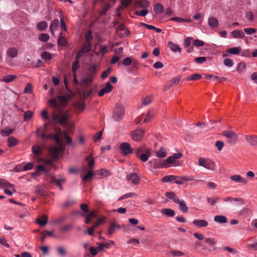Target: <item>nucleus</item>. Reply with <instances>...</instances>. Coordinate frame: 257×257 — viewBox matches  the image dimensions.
Instances as JSON below:
<instances>
[{"label":"nucleus","instance_id":"obj_1","mask_svg":"<svg viewBox=\"0 0 257 257\" xmlns=\"http://www.w3.org/2000/svg\"><path fill=\"white\" fill-rule=\"evenodd\" d=\"M48 123H45L41 127H38L36 134L39 137L43 139L52 140L55 141L58 144L61 143V137L63 134L66 144L68 146H73L72 139L68 136L67 132H62L59 128H54L55 134L49 132Z\"/></svg>","mask_w":257,"mask_h":257},{"label":"nucleus","instance_id":"obj_2","mask_svg":"<svg viewBox=\"0 0 257 257\" xmlns=\"http://www.w3.org/2000/svg\"><path fill=\"white\" fill-rule=\"evenodd\" d=\"M49 102L52 105L55 110L52 114L53 120L56 122L59 123L61 124L65 123L67 119L68 115L66 113L63 112L59 108L57 104V100L55 98H52L49 100Z\"/></svg>","mask_w":257,"mask_h":257},{"label":"nucleus","instance_id":"obj_3","mask_svg":"<svg viewBox=\"0 0 257 257\" xmlns=\"http://www.w3.org/2000/svg\"><path fill=\"white\" fill-rule=\"evenodd\" d=\"M124 115V109L121 104H117L113 111L112 118L115 121L122 119Z\"/></svg>","mask_w":257,"mask_h":257},{"label":"nucleus","instance_id":"obj_4","mask_svg":"<svg viewBox=\"0 0 257 257\" xmlns=\"http://www.w3.org/2000/svg\"><path fill=\"white\" fill-rule=\"evenodd\" d=\"M149 168L153 169L156 168H164L167 167V165L165 160H159L156 159H153L148 162Z\"/></svg>","mask_w":257,"mask_h":257},{"label":"nucleus","instance_id":"obj_5","mask_svg":"<svg viewBox=\"0 0 257 257\" xmlns=\"http://www.w3.org/2000/svg\"><path fill=\"white\" fill-rule=\"evenodd\" d=\"M222 135L227 139V142L229 144H235L238 140V135L232 131H224Z\"/></svg>","mask_w":257,"mask_h":257},{"label":"nucleus","instance_id":"obj_6","mask_svg":"<svg viewBox=\"0 0 257 257\" xmlns=\"http://www.w3.org/2000/svg\"><path fill=\"white\" fill-rule=\"evenodd\" d=\"M199 166H202L207 169L210 170H215V165L214 162L210 160L206 159L203 158H200L198 160Z\"/></svg>","mask_w":257,"mask_h":257},{"label":"nucleus","instance_id":"obj_7","mask_svg":"<svg viewBox=\"0 0 257 257\" xmlns=\"http://www.w3.org/2000/svg\"><path fill=\"white\" fill-rule=\"evenodd\" d=\"M119 148L124 155L132 154L133 151L131 145L128 143H122L119 145Z\"/></svg>","mask_w":257,"mask_h":257},{"label":"nucleus","instance_id":"obj_8","mask_svg":"<svg viewBox=\"0 0 257 257\" xmlns=\"http://www.w3.org/2000/svg\"><path fill=\"white\" fill-rule=\"evenodd\" d=\"M224 201L225 202L234 203V204L236 206H242L244 204L243 199L241 198L227 197L224 199Z\"/></svg>","mask_w":257,"mask_h":257},{"label":"nucleus","instance_id":"obj_9","mask_svg":"<svg viewBox=\"0 0 257 257\" xmlns=\"http://www.w3.org/2000/svg\"><path fill=\"white\" fill-rule=\"evenodd\" d=\"M126 179L127 181L132 183L134 185H137L140 182V178L135 173H132L126 175Z\"/></svg>","mask_w":257,"mask_h":257},{"label":"nucleus","instance_id":"obj_10","mask_svg":"<svg viewBox=\"0 0 257 257\" xmlns=\"http://www.w3.org/2000/svg\"><path fill=\"white\" fill-rule=\"evenodd\" d=\"M96 71V67L95 65H93L88 70V73L86 78L84 79V82L85 83L91 82L92 81L93 77L95 74Z\"/></svg>","mask_w":257,"mask_h":257},{"label":"nucleus","instance_id":"obj_11","mask_svg":"<svg viewBox=\"0 0 257 257\" xmlns=\"http://www.w3.org/2000/svg\"><path fill=\"white\" fill-rule=\"evenodd\" d=\"M11 188L13 190L14 192H16L17 191L15 189V186L10 183L9 182L7 181L6 180L3 179H0V188Z\"/></svg>","mask_w":257,"mask_h":257},{"label":"nucleus","instance_id":"obj_12","mask_svg":"<svg viewBox=\"0 0 257 257\" xmlns=\"http://www.w3.org/2000/svg\"><path fill=\"white\" fill-rule=\"evenodd\" d=\"M144 134L142 130H137L132 132V137L135 141H140Z\"/></svg>","mask_w":257,"mask_h":257},{"label":"nucleus","instance_id":"obj_13","mask_svg":"<svg viewBox=\"0 0 257 257\" xmlns=\"http://www.w3.org/2000/svg\"><path fill=\"white\" fill-rule=\"evenodd\" d=\"M61 152V149L54 146L50 148L49 152L50 155L54 159H56L58 158L60 153Z\"/></svg>","mask_w":257,"mask_h":257},{"label":"nucleus","instance_id":"obj_14","mask_svg":"<svg viewBox=\"0 0 257 257\" xmlns=\"http://www.w3.org/2000/svg\"><path fill=\"white\" fill-rule=\"evenodd\" d=\"M112 89V86L109 82H107L105 83L104 87L101 89L98 92V95L100 97H102L105 93H109Z\"/></svg>","mask_w":257,"mask_h":257},{"label":"nucleus","instance_id":"obj_15","mask_svg":"<svg viewBox=\"0 0 257 257\" xmlns=\"http://www.w3.org/2000/svg\"><path fill=\"white\" fill-rule=\"evenodd\" d=\"M230 179L235 183H241L243 185L247 183V180L239 175H234L230 177Z\"/></svg>","mask_w":257,"mask_h":257},{"label":"nucleus","instance_id":"obj_16","mask_svg":"<svg viewBox=\"0 0 257 257\" xmlns=\"http://www.w3.org/2000/svg\"><path fill=\"white\" fill-rule=\"evenodd\" d=\"M193 225L197 228L206 227L208 225V222L203 219H196L192 222Z\"/></svg>","mask_w":257,"mask_h":257},{"label":"nucleus","instance_id":"obj_17","mask_svg":"<svg viewBox=\"0 0 257 257\" xmlns=\"http://www.w3.org/2000/svg\"><path fill=\"white\" fill-rule=\"evenodd\" d=\"M245 140L251 146H257L256 136H246Z\"/></svg>","mask_w":257,"mask_h":257},{"label":"nucleus","instance_id":"obj_18","mask_svg":"<svg viewBox=\"0 0 257 257\" xmlns=\"http://www.w3.org/2000/svg\"><path fill=\"white\" fill-rule=\"evenodd\" d=\"M176 203L179 205V208L182 212L186 213L188 211V207L184 200H179Z\"/></svg>","mask_w":257,"mask_h":257},{"label":"nucleus","instance_id":"obj_19","mask_svg":"<svg viewBox=\"0 0 257 257\" xmlns=\"http://www.w3.org/2000/svg\"><path fill=\"white\" fill-rule=\"evenodd\" d=\"M208 24L210 28H216L219 26L217 19L213 17L208 18Z\"/></svg>","mask_w":257,"mask_h":257},{"label":"nucleus","instance_id":"obj_20","mask_svg":"<svg viewBox=\"0 0 257 257\" xmlns=\"http://www.w3.org/2000/svg\"><path fill=\"white\" fill-rule=\"evenodd\" d=\"M18 50L15 47H12L9 49L7 52L8 57L11 58H16L18 56Z\"/></svg>","mask_w":257,"mask_h":257},{"label":"nucleus","instance_id":"obj_21","mask_svg":"<svg viewBox=\"0 0 257 257\" xmlns=\"http://www.w3.org/2000/svg\"><path fill=\"white\" fill-rule=\"evenodd\" d=\"M165 196L169 199L173 200L176 203L180 200L179 197L174 192H167L165 193Z\"/></svg>","mask_w":257,"mask_h":257},{"label":"nucleus","instance_id":"obj_22","mask_svg":"<svg viewBox=\"0 0 257 257\" xmlns=\"http://www.w3.org/2000/svg\"><path fill=\"white\" fill-rule=\"evenodd\" d=\"M215 222L220 224L226 223L227 222V218L224 215H216L214 217Z\"/></svg>","mask_w":257,"mask_h":257},{"label":"nucleus","instance_id":"obj_23","mask_svg":"<svg viewBox=\"0 0 257 257\" xmlns=\"http://www.w3.org/2000/svg\"><path fill=\"white\" fill-rule=\"evenodd\" d=\"M149 3L146 0H141L137 2L136 6L143 9H148Z\"/></svg>","mask_w":257,"mask_h":257},{"label":"nucleus","instance_id":"obj_24","mask_svg":"<svg viewBox=\"0 0 257 257\" xmlns=\"http://www.w3.org/2000/svg\"><path fill=\"white\" fill-rule=\"evenodd\" d=\"M168 47L170 48V49L174 52H179L181 53V48L179 47V46L177 44L173 43L172 42H170L168 44Z\"/></svg>","mask_w":257,"mask_h":257},{"label":"nucleus","instance_id":"obj_25","mask_svg":"<svg viewBox=\"0 0 257 257\" xmlns=\"http://www.w3.org/2000/svg\"><path fill=\"white\" fill-rule=\"evenodd\" d=\"M94 176L93 171L90 169L88 172L87 173L83 176L82 177V181L84 182H86L89 180H92L93 176Z\"/></svg>","mask_w":257,"mask_h":257},{"label":"nucleus","instance_id":"obj_26","mask_svg":"<svg viewBox=\"0 0 257 257\" xmlns=\"http://www.w3.org/2000/svg\"><path fill=\"white\" fill-rule=\"evenodd\" d=\"M48 222V217L46 215H43L42 217L38 218L36 220V222L40 225L44 226Z\"/></svg>","mask_w":257,"mask_h":257},{"label":"nucleus","instance_id":"obj_27","mask_svg":"<svg viewBox=\"0 0 257 257\" xmlns=\"http://www.w3.org/2000/svg\"><path fill=\"white\" fill-rule=\"evenodd\" d=\"M156 156L159 158H164L167 156L166 149L161 147L159 150L156 152Z\"/></svg>","mask_w":257,"mask_h":257},{"label":"nucleus","instance_id":"obj_28","mask_svg":"<svg viewBox=\"0 0 257 257\" xmlns=\"http://www.w3.org/2000/svg\"><path fill=\"white\" fill-rule=\"evenodd\" d=\"M14 130L13 129L10 128L9 127H7L3 129H2L1 131V135L5 137L10 136L13 133Z\"/></svg>","mask_w":257,"mask_h":257},{"label":"nucleus","instance_id":"obj_29","mask_svg":"<svg viewBox=\"0 0 257 257\" xmlns=\"http://www.w3.org/2000/svg\"><path fill=\"white\" fill-rule=\"evenodd\" d=\"M161 212L169 217H172L175 215V211L170 208H163L161 210Z\"/></svg>","mask_w":257,"mask_h":257},{"label":"nucleus","instance_id":"obj_30","mask_svg":"<svg viewBox=\"0 0 257 257\" xmlns=\"http://www.w3.org/2000/svg\"><path fill=\"white\" fill-rule=\"evenodd\" d=\"M119 228V225H117L115 222H111L109 226L108 234L109 235L112 234L114 232L115 229H118Z\"/></svg>","mask_w":257,"mask_h":257},{"label":"nucleus","instance_id":"obj_31","mask_svg":"<svg viewBox=\"0 0 257 257\" xmlns=\"http://www.w3.org/2000/svg\"><path fill=\"white\" fill-rule=\"evenodd\" d=\"M51 182L52 183H55L56 185L59 186L60 190H62L63 188L61 186V184L65 182V178L56 179L53 177L51 179Z\"/></svg>","mask_w":257,"mask_h":257},{"label":"nucleus","instance_id":"obj_32","mask_svg":"<svg viewBox=\"0 0 257 257\" xmlns=\"http://www.w3.org/2000/svg\"><path fill=\"white\" fill-rule=\"evenodd\" d=\"M240 47H232L227 49L226 53L233 55H237L240 53Z\"/></svg>","mask_w":257,"mask_h":257},{"label":"nucleus","instance_id":"obj_33","mask_svg":"<svg viewBox=\"0 0 257 257\" xmlns=\"http://www.w3.org/2000/svg\"><path fill=\"white\" fill-rule=\"evenodd\" d=\"M18 144V140L14 137H11L8 139V146L9 147L16 146Z\"/></svg>","mask_w":257,"mask_h":257},{"label":"nucleus","instance_id":"obj_34","mask_svg":"<svg viewBox=\"0 0 257 257\" xmlns=\"http://www.w3.org/2000/svg\"><path fill=\"white\" fill-rule=\"evenodd\" d=\"M59 21L58 19H55V20H54L50 26V31H51V33L52 35H54V29H56L59 26Z\"/></svg>","mask_w":257,"mask_h":257},{"label":"nucleus","instance_id":"obj_35","mask_svg":"<svg viewBox=\"0 0 257 257\" xmlns=\"http://www.w3.org/2000/svg\"><path fill=\"white\" fill-rule=\"evenodd\" d=\"M231 35L235 38H242L244 36V33L238 30L233 31L231 32Z\"/></svg>","mask_w":257,"mask_h":257},{"label":"nucleus","instance_id":"obj_36","mask_svg":"<svg viewBox=\"0 0 257 257\" xmlns=\"http://www.w3.org/2000/svg\"><path fill=\"white\" fill-rule=\"evenodd\" d=\"M91 44L90 42L85 43L82 46L81 50L84 54L88 53L91 51Z\"/></svg>","mask_w":257,"mask_h":257},{"label":"nucleus","instance_id":"obj_37","mask_svg":"<svg viewBox=\"0 0 257 257\" xmlns=\"http://www.w3.org/2000/svg\"><path fill=\"white\" fill-rule=\"evenodd\" d=\"M137 197V195L136 193L130 192L122 195L118 198V200L120 201L128 198H136Z\"/></svg>","mask_w":257,"mask_h":257},{"label":"nucleus","instance_id":"obj_38","mask_svg":"<svg viewBox=\"0 0 257 257\" xmlns=\"http://www.w3.org/2000/svg\"><path fill=\"white\" fill-rule=\"evenodd\" d=\"M154 11L156 14H160L163 12L164 7L161 4H157L154 6Z\"/></svg>","mask_w":257,"mask_h":257},{"label":"nucleus","instance_id":"obj_39","mask_svg":"<svg viewBox=\"0 0 257 257\" xmlns=\"http://www.w3.org/2000/svg\"><path fill=\"white\" fill-rule=\"evenodd\" d=\"M48 27V24L45 21H41L37 24V28L39 31H44Z\"/></svg>","mask_w":257,"mask_h":257},{"label":"nucleus","instance_id":"obj_40","mask_svg":"<svg viewBox=\"0 0 257 257\" xmlns=\"http://www.w3.org/2000/svg\"><path fill=\"white\" fill-rule=\"evenodd\" d=\"M206 78H209V79H212L214 81L217 80L220 82H222L226 80V78H225V77H220L212 75H207Z\"/></svg>","mask_w":257,"mask_h":257},{"label":"nucleus","instance_id":"obj_41","mask_svg":"<svg viewBox=\"0 0 257 257\" xmlns=\"http://www.w3.org/2000/svg\"><path fill=\"white\" fill-rule=\"evenodd\" d=\"M38 38L40 41L45 42L49 40L50 37L48 34L42 33L39 35Z\"/></svg>","mask_w":257,"mask_h":257},{"label":"nucleus","instance_id":"obj_42","mask_svg":"<svg viewBox=\"0 0 257 257\" xmlns=\"http://www.w3.org/2000/svg\"><path fill=\"white\" fill-rule=\"evenodd\" d=\"M177 178V176H174V175H169L164 177L162 179V181L164 182H170L174 181Z\"/></svg>","mask_w":257,"mask_h":257},{"label":"nucleus","instance_id":"obj_43","mask_svg":"<svg viewBox=\"0 0 257 257\" xmlns=\"http://www.w3.org/2000/svg\"><path fill=\"white\" fill-rule=\"evenodd\" d=\"M16 78V76L14 75H7L3 78V80L6 82H10L13 81Z\"/></svg>","mask_w":257,"mask_h":257},{"label":"nucleus","instance_id":"obj_44","mask_svg":"<svg viewBox=\"0 0 257 257\" xmlns=\"http://www.w3.org/2000/svg\"><path fill=\"white\" fill-rule=\"evenodd\" d=\"M32 151L35 155H40L41 154V147L38 146H34L32 147Z\"/></svg>","mask_w":257,"mask_h":257},{"label":"nucleus","instance_id":"obj_45","mask_svg":"<svg viewBox=\"0 0 257 257\" xmlns=\"http://www.w3.org/2000/svg\"><path fill=\"white\" fill-rule=\"evenodd\" d=\"M58 43L61 46H65L67 45V42L65 38L61 35L59 36Z\"/></svg>","mask_w":257,"mask_h":257},{"label":"nucleus","instance_id":"obj_46","mask_svg":"<svg viewBox=\"0 0 257 257\" xmlns=\"http://www.w3.org/2000/svg\"><path fill=\"white\" fill-rule=\"evenodd\" d=\"M170 254L172 255V256L174 257H179L182 256L184 255V253L180 250H172L170 251Z\"/></svg>","mask_w":257,"mask_h":257},{"label":"nucleus","instance_id":"obj_47","mask_svg":"<svg viewBox=\"0 0 257 257\" xmlns=\"http://www.w3.org/2000/svg\"><path fill=\"white\" fill-rule=\"evenodd\" d=\"M41 58L45 60H50L52 58L51 54L46 51L43 52L41 54Z\"/></svg>","mask_w":257,"mask_h":257},{"label":"nucleus","instance_id":"obj_48","mask_svg":"<svg viewBox=\"0 0 257 257\" xmlns=\"http://www.w3.org/2000/svg\"><path fill=\"white\" fill-rule=\"evenodd\" d=\"M204 242L209 245L212 246L216 243V240L213 237H207L205 238Z\"/></svg>","mask_w":257,"mask_h":257},{"label":"nucleus","instance_id":"obj_49","mask_svg":"<svg viewBox=\"0 0 257 257\" xmlns=\"http://www.w3.org/2000/svg\"><path fill=\"white\" fill-rule=\"evenodd\" d=\"M57 101L59 102L61 105L65 106L67 103V99L65 96L60 95L58 96Z\"/></svg>","mask_w":257,"mask_h":257},{"label":"nucleus","instance_id":"obj_50","mask_svg":"<svg viewBox=\"0 0 257 257\" xmlns=\"http://www.w3.org/2000/svg\"><path fill=\"white\" fill-rule=\"evenodd\" d=\"M33 115V113L32 111L28 110L26 111L24 114V121H27L30 120L32 118Z\"/></svg>","mask_w":257,"mask_h":257},{"label":"nucleus","instance_id":"obj_51","mask_svg":"<svg viewBox=\"0 0 257 257\" xmlns=\"http://www.w3.org/2000/svg\"><path fill=\"white\" fill-rule=\"evenodd\" d=\"M149 13L148 9H143L142 11H136L135 14L137 16L145 17Z\"/></svg>","mask_w":257,"mask_h":257},{"label":"nucleus","instance_id":"obj_52","mask_svg":"<svg viewBox=\"0 0 257 257\" xmlns=\"http://www.w3.org/2000/svg\"><path fill=\"white\" fill-rule=\"evenodd\" d=\"M153 100V98L151 96H148L145 97L142 101V105L146 106L151 103Z\"/></svg>","mask_w":257,"mask_h":257},{"label":"nucleus","instance_id":"obj_53","mask_svg":"<svg viewBox=\"0 0 257 257\" xmlns=\"http://www.w3.org/2000/svg\"><path fill=\"white\" fill-rule=\"evenodd\" d=\"M219 200H220V198L219 197H215L213 198H207V202L211 205H214L215 203L218 202Z\"/></svg>","mask_w":257,"mask_h":257},{"label":"nucleus","instance_id":"obj_54","mask_svg":"<svg viewBox=\"0 0 257 257\" xmlns=\"http://www.w3.org/2000/svg\"><path fill=\"white\" fill-rule=\"evenodd\" d=\"M201 76L199 74H194L191 75L187 79V81L194 80L196 81L200 79Z\"/></svg>","mask_w":257,"mask_h":257},{"label":"nucleus","instance_id":"obj_55","mask_svg":"<svg viewBox=\"0 0 257 257\" xmlns=\"http://www.w3.org/2000/svg\"><path fill=\"white\" fill-rule=\"evenodd\" d=\"M72 225H71V224L64 225L63 226H62L60 228V231L62 232H68L72 229Z\"/></svg>","mask_w":257,"mask_h":257},{"label":"nucleus","instance_id":"obj_56","mask_svg":"<svg viewBox=\"0 0 257 257\" xmlns=\"http://www.w3.org/2000/svg\"><path fill=\"white\" fill-rule=\"evenodd\" d=\"M24 92L26 93L31 94L33 92V87L31 83H27Z\"/></svg>","mask_w":257,"mask_h":257},{"label":"nucleus","instance_id":"obj_57","mask_svg":"<svg viewBox=\"0 0 257 257\" xmlns=\"http://www.w3.org/2000/svg\"><path fill=\"white\" fill-rule=\"evenodd\" d=\"M150 156L149 152L148 154L144 153L140 155L138 158L143 162H146Z\"/></svg>","mask_w":257,"mask_h":257},{"label":"nucleus","instance_id":"obj_58","mask_svg":"<svg viewBox=\"0 0 257 257\" xmlns=\"http://www.w3.org/2000/svg\"><path fill=\"white\" fill-rule=\"evenodd\" d=\"M223 64L227 67H231L233 65V62L229 58H226L223 61Z\"/></svg>","mask_w":257,"mask_h":257},{"label":"nucleus","instance_id":"obj_59","mask_svg":"<svg viewBox=\"0 0 257 257\" xmlns=\"http://www.w3.org/2000/svg\"><path fill=\"white\" fill-rule=\"evenodd\" d=\"M108 47L106 46L100 45L99 49V52L101 53L102 56L106 54L108 52Z\"/></svg>","mask_w":257,"mask_h":257},{"label":"nucleus","instance_id":"obj_60","mask_svg":"<svg viewBox=\"0 0 257 257\" xmlns=\"http://www.w3.org/2000/svg\"><path fill=\"white\" fill-rule=\"evenodd\" d=\"M132 62L133 60L130 57H126L122 60V64L124 66H129L132 64Z\"/></svg>","mask_w":257,"mask_h":257},{"label":"nucleus","instance_id":"obj_61","mask_svg":"<svg viewBox=\"0 0 257 257\" xmlns=\"http://www.w3.org/2000/svg\"><path fill=\"white\" fill-rule=\"evenodd\" d=\"M181 80V77L180 76H177L173 78L170 82L169 86H172L175 84L178 83Z\"/></svg>","mask_w":257,"mask_h":257},{"label":"nucleus","instance_id":"obj_62","mask_svg":"<svg viewBox=\"0 0 257 257\" xmlns=\"http://www.w3.org/2000/svg\"><path fill=\"white\" fill-rule=\"evenodd\" d=\"M57 252L59 255L62 257L65 256L66 253V250L62 246H59L57 248Z\"/></svg>","mask_w":257,"mask_h":257},{"label":"nucleus","instance_id":"obj_63","mask_svg":"<svg viewBox=\"0 0 257 257\" xmlns=\"http://www.w3.org/2000/svg\"><path fill=\"white\" fill-rule=\"evenodd\" d=\"M256 31V30L254 28H246L244 29V32L248 34V35H251L255 33Z\"/></svg>","mask_w":257,"mask_h":257},{"label":"nucleus","instance_id":"obj_64","mask_svg":"<svg viewBox=\"0 0 257 257\" xmlns=\"http://www.w3.org/2000/svg\"><path fill=\"white\" fill-rule=\"evenodd\" d=\"M79 62L78 60H76L73 62L72 65V70L74 73H76L77 69L79 68Z\"/></svg>","mask_w":257,"mask_h":257}]
</instances>
